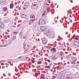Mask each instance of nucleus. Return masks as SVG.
Wrapping results in <instances>:
<instances>
[{"instance_id": "obj_1", "label": "nucleus", "mask_w": 79, "mask_h": 79, "mask_svg": "<svg viewBox=\"0 0 79 79\" xmlns=\"http://www.w3.org/2000/svg\"><path fill=\"white\" fill-rule=\"evenodd\" d=\"M44 35L45 36H47L50 39H53L54 38V35L53 34L52 31L51 30H49L46 33H44Z\"/></svg>"}, {"instance_id": "obj_2", "label": "nucleus", "mask_w": 79, "mask_h": 79, "mask_svg": "<svg viewBox=\"0 0 79 79\" xmlns=\"http://www.w3.org/2000/svg\"><path fill=\"white\" fill-rule=\"evenodd\" d=\"M74 44L77 47H79V40H78V38L77 37H76L75 39L74 40Z\"/></svg>"}, {"instance_id": "obj_3", "label": "nucleus", "mask_w": 79, "mask_h": 79, "mask_svg": "<svg viewBox=\"0 0 79 79\" xmlns=\"http://www.w3.org/2000/svg\"><path fill=\"white\" fill-rule=\"evenodd\" d=\"M32 6L33 9L35 10H37L38 9V4L37 2H34L32 3Z\"/></svg>"}, {"instance_id": "obj_4", "label": "nucleus", "mask_w": 79, "mask_h": 79, "mask_svg": "<svg viewBox=\"0 0 79 79\" xmlns=\"http://www.w3.org/2000/svg\"><path fill=\"white\" fill-rule=\"evenodd\" d=\"M45 24V21L43 19H41L39 22L38 25L39 26H43Z\"/></svg>"}, {"instance_id": "obj_5", "label": "nucleus", "mask_w": 79, "mask_h": 79, "mask_svg": "<svg viewBox=\"0 0 79 79\" xmlns=\"http://www.w3.org/2000/svg\"><path fill=\"white\" fill-rule=\"evenodd\" d=\"M42 40L43 44H47L48 40L45 37L43 38Z\"/></svg>"}, {"instance_id": "obj_6", "label": "nucleus", "mask_w": 79, "mask_h": 79, "mask_svg": "<svg viewBox=\"0 0 79 79\" xmlns=\"http://www.w3.org/2000/svg\"><path fill=\"white\" fill-rule=\"evenodd\" d=\"M44 27H40L41 31L42 32H44V33H46L47 31L46 29L44 28Z\"/></svg>"}, {"instance_id": "obj_7", "label": "nucleus", "mask_w": 79, "mask_h": 79, "mask_svg": "<svg viewBox=\"0 0 79 79\" xmlns=\"http://www.w3.org/2000/svg\"><path fill=\"white\" fill-rule=\"evenodd\" d=\"M51 10V8L50 7H48L47 9H46V11H44V13H50V10Z\"/></svg>"}, {"instance_id": "obj_8", "label": "nucleus", "mask_w": 79, "mask_h": 79, "mask_svg": "<svg viewBox=\"0 0 79 79\" xmlns=\"http://www.w3.org/2000/svg\"><path fill=\"white\" fill-rule=\"evenodd\" d=\"M6 3L5 0H0V4L1 5H4Z\"/></svg>"}, {"instance_id": "obj_9", "label": "nucleus", "mask_w": 79, "mask_h": 79, "mask_svg": "<svg viewBox=\"0 0 79 79\" xmlns=\"http://www.w3.org/2000/svg\"><path fill=\"white\" fill-rule=\"evenodd\" d=\"M4 27V24H3V23L0 22V27L1 28L3 29Z\"/></svg>"}, {"instance_id": "obj_10", "label": "nucleus", "mask_w": 79, "mask_h": 79, "mask_svg": "<svg viewBox=\"0 0 79 79\" xmlns=\"http://www.w3.org/2000/svg\"><path fill=\"white\" fill-rule=\"evenodd\" d=\"M51 52H56V48H51Z\"/></svg>"}, {"instance_id": "obj_11", "label": "nucleus", "mask_w": 79, "mask_h": 79, "mask_svg": "<svg viewBox=\"0 0 79 79\" xmlns=\"http://www.w3.org/2000/svg\"><path fill=\"white\" fill-rule=\"evenodd\" d=\"M73 60V61H77V57H73L72 56V60Z\"/></svg>"}, {"instance_id": "obj_12", "label": "nucleus", "mask_w": 79, "mask_h": 79, "mask_svg": "<svg viewBox=\"0 0 79 79\" xmlns=\"http://www.w3.org/2000/svg\"><path fill=\"white\" fill-rule=\"evenodd\" d=\"M24 6H27V7L28 8V7L29 6V3L28 2H26L25 3V5Z\"/></svg>"}, {"instance_id": "obj_13", "label": "nucleus", "mask_w": 79, "mask_h": 79, "mask_svg": "<svg viewBox=\"0 0 79 79\" xmlns=\"http://www.w3.org/2000/svg\"><path fill=\"white\" fill-rule=\"evenodd\" d=\"M14 4L12 3L10 4V8L11 9H13L14 8Z\"/></svg>"}, {"instance_id": "obj_14", "label": "nucleus", "mask_w": 79, "mask_h": 79, "mask_svg": "<svg viewBox=\"0 0 79 79\" xmlns=\"http://www.w3.org/2000/svg\"><path fill=\"white\" fill-rule=\"evenodd\" d=\"M66 58H67V59H68V60H72V56H66Z\"/></svg>"}, {"instance_id": "obj_15", "label": "nucleus", "mask_w": 79, "mask_h": 79, "mask_svg": "<svg viewBox=\"0 0 79 79\" xmlns=\"http://www.w3.org/2000/svg\"><path fill=\"white\" fill-rule=\"evenodd\" d=\"M30 18L31 19H35V17L34 16V15H30Z\"/></svg>"}, {"instance_id": "obj_16", "label": "nucleus", "mask_w": 79, "mask_h": 79, "mask_svg": "<svg viewBox=\"0 0 79 79\" xmlns=\"http://www.w3.org/2000/svg\"><path fill=\"white\" fill-rule=\"evenodd\" d=\"M63 54H64L63 52V51H61L59 54V55L60 56H62Z\"/></svg>"}, {"instance_id": "obj_17", "label": "nucleus", "mask_w": 79, "mask_h": 79, "mask_svg": "<svg viewBox=\"0 0 79 79\" xmlns=\"http://www.w3.org/2000/svg\"><path fill=\"white\" fill-rule=\"evenodd\" d=\"M73 78L71 76H67L66 78V79H72Z\"/></svg>"}, {"instance_id": "obj_18", "label": "nucleus", "mask_w": 79, "mask_h": 79, "mask_svg": "<svg viewBox=\"0 0 79 79\" xmlns=\"http://www.w3.org/2000/svg\"><path fill=\"white\" fill-rule=\"evenodd\" d=\"M59 48L61 50H63V44H62V46H59Z\"/></svg>"}, {"instance_id": "obj_19", "label": "nucleus", "mask_w": 79, "mask_h": 79, "mask_svg": "<svg viewBox=\"0 0 79 79\" xmlns=\"http://www.w3.org/2000/svg\"><path fill=\"white\" fill-rule=\"evenodd\" d=\"M3 10L4 11H6V10H8V8L7 7H5L3 8Z\"/></svg>"}, {"instance_id": "obj_20", "label": "nucleus", "mask_w": 79, "mask_h": 79, "mask_svg": "<svg viewBox=\"0 0 79 79\" xmlns=\"http://www.w3.org/2000/svg\"><path fill=\"white\" fill-rule=\"evenodd\" d=\"M8 23V21L6 20H4L3 21V23Z\"/></svg>"}, {"instance_id": "obj_21", "label": "nucleus", "mask_w": 79, "mask_h": 79, "mask_svg": "<svg viewBox=\"0 0 79 79\" xmlns=\"http://www.w3.org/2000/svg\"><path fill=\"white\" fill-rule=\"evenodd\" d=\"M28 8V7L26 6H24L23 7V8L24 10H26V9H27L26 8Z\"/></svg>"}, {"instance_id": "obj_22", "label": "nucleus", "mask_w": 79, "mask_h": 79, "mask_svg": "<svg viewBox=\"0 0 79 79\" xmlns=\"http://www.w3.org/2000/svg\"><path fill=\"white\" fill-rule=\"evenodd\" d=\"M40 79H46V78H45V77H44L43 76L41 75Z\"/></svg>"}, {"instance_id": "obj_23", "label": "nucleus", "mask_w": 79, "mask_h": 79, "mask_svg": "<svg viewBox=\"0 0 79 79\" xmlns=\"http://www.w3.org/2000/svg\"><path fill=\"white\" fill-rule=\"evenodd\" d=\"M45 68L49 69V68H50V66H45Z\"/></svg>"}, {"instance_id": "obj_24", "label": "nucleus", "mask_w": 79, "mask_h": 79, "mask_svg": "<svg viewBox=\"0 0 79 79\" xmlns=\"http://www.w3.org/2000/svg\"><path fill=\"white\" fill-rule=\"evenodd\" d=\"M25 17H24V18L25 19H27V17L28 16L27 15H25Z\"/></svg>"}, {"instance_id": "obj_25", "label": "nucleus", "mask_w": 79, "mask_h": 79, "mask_svg": "<svg viewBox=\"0 0 79 79\" xmlns=\"http://www.w3.org/2000/svg\"><path fill=\"white\" fill-rule=\"evenodd\" d=\"M46 48H48V49H50V48H52V47H50V46H46Z\"/></svg>"}, {"instance_id": "obj_26", "label": "nucleus", "mask_w": 79, "mask_h": 79, "mask_svg": "<svg viewBox=\"0 0 79 79\" xmlns=\"http://www.w3.org/2000/svg\"><path fill=\"white\" fill-rule=\"evenodd\" d=\"M34 21V20L31 19L29 21V22H30V23H31H31H32V22H33Z\"/></svg>"}, {"instance_id": "obj_27", "label": "nucleus", "mask_w": 79, "mask_h": 79, "mask_svg": "<svg viewBox=\"0 0 79 79\" xmlns=\"http://www.w3.org/2000/svg\"><path fill=\"white\" fill-rule=\"evenodd\" d=\"M16 36H14L13 37V40L14 41L15 40V39H16Z\"/></svg>"}, {"instance_id": "obj_28", "label": "nucleus", "mask_w": 79, "mask_h": 79, "mask_svg": "<svg viewBox=\"0 0 79 79\" xmlns=\"http://www.w3.org/2000/svg\"><path fill=\"white\" fill-rule=\"evenodd\" d=\"M42 63V61H39L38 62V64H40Z\"/></svg>"}, {"instance_id": "obj_29", "label": "nucleus", "mask_w": 79, "mask_h": 79, "mask_svg": "<svg viewBox=\"0 0 79 79\" xmlns=\"http://www.w3.org/2000/svg\"><path fill=\"white\" fill-rule=\"evenodd\" d=\"M43 0H37L38 2H41Z\"/></svg>"}, {"instance_id": "obj_30", "label": "nucleus", "mask_w": 79, "mask_h": 79, "mask_svg": "<svg viewBox=\"0 0 79 79\" xmlns=\"http://www.w3.org/2000/svg\"><path fill=\"white\" fill-rule=\"evenodd\" d=\"M71 64H75V62L74 61L72 62Z\"/></svg>"}, {"instance_id": "obj_31", "label": "nucleus", "mask_w": 79, "mask_h": 79, "mask_svg": "<svg viewBox=\"0 0 79 79\" xmlns=\"http://www.w3.org/2000/svg\"><path fill=\"white\" fill-rule=\"evenodd\" d=\"M22 35V31H21L20 32V33H19V36H21Z\"/></svg>"}, {"instance_id": "obj_32", "label": "nucleus", "mask_w": 79, "mask_h": 79, "mask_svg": "<svg viewBox=\"0 0 79 79\" xmlns=\"http://www.w3.org/2000/svg\"><path fill=\"white\" fill-rule=\"evenodd\" d=\"M11 42H12V40H10V41L9 42V44H11Z\"/></svg>"}, {"instance_id": "obj_33", "label": "nucleus", "mask_w": 79, "mask_h": 79, "mask_svg": "<svg viewBox=\"0 0 79 79\" xmlns=\"http://www.w3.org/2000/svg\"><path fill=\"white\" fill-rule=\"evenodd\" d=\"M24 45L23 46V48H25V46H26V45H25V44L24 43H23Z\"/></svg>"}, {"instance_id": "obj_34", "label": "nucleus", "mask_w": 79, "mask_h": 79, "mask_svg": "<svg viewBox=\"0 0 79 79\" xmlns=\"http://www.w3.org/2000/svg\"><path fill=\"white\" fill-rule=\"evenodd\" d=\"M52 59H55V56H53L52 57Z\"/></svg>"}, {"instance_id": "obj_35", "label": "nucleus", "mask_w": 79, "mask_h": 79, "mask_svg": "<svg viewBox=\"0 0 79 79\" xmlns=\"http://www.w3.org/2000/svg\"><path fill=\"white\" fill-rule=\"evenodd\" d=\"M47 61H48V63H50V60L48 59L47 60Z\"/></svg>"}, {"instance_id": "obj_36", "label": "nucleus", "mask_w": 79, "mask_h": 79, "mask_svg": "<svg viewBox=\"0 0 79 79\" xmlns=\"http://www.w3.org/2000/svg\"><path fill=\"white\" fill-rule=\"evenodd\" d=\"M17 33L18 32H17L15 31L14 32V34H17Z\"/></svg>"}, {"instance_id": "obj_37", "label": "nucleus", "mask_w": 79, "mask_h": 79, "mask_svg": "<svg viewBox=\"0 0 79 79\" xmlns=\"http://www.w3.org/2000/svg\"><path fill=\"white\" fill-rule=\"evenodd\" d=\"M36 68H40V66H37L36 67Z\"/></svg>"}, {"instance_id": "obj_38", "label": "nucleus", "mask_w": 79, "mask_h": 79, "mask_svg": "<svg viewBox=\"0 0 79 79\" xmlns=\"http://www.w3.org/2000/svg\"><path fill=\"white\" fill-rule=\"evenodd\" d=\"M47 2H48V3H50V0H46Z\"/></svg>"}, {"instance_id": "obj_39", "label": "nucleus", "mask_w": 79, "mask_h": 79, "mask_svg": "<svg viewBox=\"0 0 79 79\" xmlns=\"http://www.w3.org/2000/svg\"><path fill=\"white\" fill-rule=\"evenodd\" d=\"M35 75L37 76H38V73H35Z\"/></svg>"}, {"instance_id": "obj_40", "label": "nucleus", "mask_w": 79, "mask_h": 79, "mask_svg": "<svg viewBox=\"0 0 79 79\" xmlns=\"http://www.w3.org/2000/svg\"><path fill=\"white\" fill-rule=\"evenodd\" d=\"M1 65H4V64H5L3 63H1Z\"/></svg>"}, {"instance_id": "obj_41", "label": "nucleus", "mask_w": 79, "mask_h": 79, "mask_svg": "<svg viewBox=\"0 0 79 79\" xmlns=\"http://www.w3.org/2000/svg\"><path fill=\"white\" fill-rule=\"evenodd\" d=\"M27 50H25L24 51V53H27Z\"/></svg>"}, {"instance_id": "obj_42", "label": "nucleus", "mask_w": 79, "mask_h": 79, "mask_svg": "<svg viewBox=\"0 0 79 79\" xmlns=\"http://www.w3.org/2000/svg\"><path fill=\"white\" fill-rule=\"evenodd\" d=\"M77 68L79 69V65H78L77 66Z\"/></svg>"}, {"instance_id": "obj_43", "label": "nucleus", "mask_w": 79, "mask_h": 79, "mask_svg": "<svg viewBox=\"0 0 79 79\" xmlns=\"http://www.w3.org/2000/svg\"><path fill=\"white\" fill-rule=\"evenodd\" d=\"M26 38V36H24L23 37L24 39H25Z\"/></svg>"}, {"instance_id": "obj_44", "label": "nucleus", "mask_w": 79, "mask_h": 79, "mask_svg": "<svg viewBox=\"0 0 79 79\" xmlns=\"http://www.w3.org/2000/svg\"><path fill=\"white\" fill-rule=\"evenodd\" d=\"M5 47V46H4V45L0 46V47Z\"/></svg>"}, {"instance_id": "obj_45", "label": "nucleus", "mask_w": 79, "mask_h": 79, "mask_svg": "<svg viewBox=\"0 0 79 79\" xmlns=\"http://www.w3.org/2000/svg\"><path fill=\"white\" fill-rule=\"evenodd\" d=\"M32 63H35V61H32Z\"/></svg>"}, {"instance_id": "obj_46", "label": "nucleus", "mask_w": 79, "mask_h": 79, "mask_svg": "<svg viewBox=\"0 0 79 79\" xmlns=\"http://www.w3.org/2000/svg\"><path fill=\"white\" fill-rule=\"evenodd\" d=\"M4 46H5V47H6L7 46H8V45H7V44H6V45H4Z\"/></svg>"}, {"instance_id": "obj_47", "label": "nucleus", "mask_w": 79, "mask_h": 79, "mask_svg": "<svg viewBox=\"0 0 79 79\" xmlns=\"http://www.w3.org/2000/svg\"><path fill=\"white\" fill-rule=\"evenodd\" d=\"M68 52H65V54H68Z\"/></svg>"}, {"instance_id": "obj_48", "label": "nucleus", "mask_w": 79, "mask_h": 79, "mask_svg": "<svg viewBox=\"0 0 79 79\" xmlns=\"http://www.w3.org/2000/svg\"><path fill=\"white\" fill-rule=\"evenodd\" d=\"M50 65V66H51L52 65V63H51V64H49Z\"/></svg>"}, {"instance_id": "obj_49", "label": "nucleus", "mask_w": 79, "mask_h": 79, "mask_svg": "<svg viewBox=\"0 0 79 79\" xmlns=\"http://www.w3.org/2000/svg\"><path fill=\"white\" fill-rule=\"evenodd\" d=\"M2 62H3V61L2 60H0V63H2Z\"/></svg>"}, {"instance_id": "obj_50", "label": "nucleus", "mask_w": 79, "mask_h": 79, "mask_svg": "<svg viewBox=\"0 0 79 79\" xmlns=\"http://www.w3.org/2000/svg\"><path fill=\"white\" fill-rule=\"evenodd\" d=\"M22 58V56H20L18 58Z\"/></svg>"}, {"instance_id": "obj_51", "label": "nucleus", "mask_w": 79, "mask_h": 79, "mask_svg": "<svg viewBox=\"0 0 79 79\" xmlns=\"http://www.w3.org/2000/svg\"><path fill=\"white\" fill-rule=\"evenodd\" d=\"M29 47V44H28L27 45V47Z\"/></svg>"}, {"instance_id": "obj_52", "label": "nucleus", "mask_w": 79, "mask_h": 79, "mask_svg": "<svg viewBox=\"0 0 79 79\" xmlns=\"http://www.w3.org/2000/svg\"><path fill=\"white\" fill-rule=\"evenodd\" d=\"M3 75L4 76H6V75H5V74H3Z\"/></svg>"}, {"instance_id": "obj_53", "label": "nucleus", "mask_w": 79, "mask_h": 79, "mask_svg": "<svg viewBox=\"0 0 79 79\" xmlns=\"http://www.w3.org/2000/svg\"><path fill=\"white\" fill-rule=\"evenodd\" d=\"M63 57H61V60H63Z\"/></svg>"}, {"instance_id": "obj_54", "label": "nucleus", "mask_w": 79, "mask_h": 79, "mask_svg": "<svg viewBox=\"0 0 79 79\" xmlns=\"http://www.w3.org/2000/svg\"><path fill=\"white\" fill-rule=\"evenodd\" d=\"M29 23V25H31V23Z\"/></svg>"}, {"instance_id": "obj_55", "label": "nucleus", "mask_w": 79, "mask_h": 79, "mask_svg": "<svg viewBox=\"0 0 79 79\" xmlns=\"http://www.w3.org/2000/svg\"><path fill=\"white\" fill-rule=\"evenodd\" d=\"M65 17H66L65 19H66V17H65V16H64V18H65Z\"/></svg>"}, {"instance_id": "obj_56", "label": "nucleus", "mask_w": 79, "mask_h": 79, "mask_svg": "<svg viewBox=\"0 0 79 79\" xmlns=\"http://www.w3.org/2000/svg\"><path fill=\"white\" fill-rule=\"evenodd\" d=\"M20 39H22V37H20Z\"/></svg>"}, {"instance_id": "obj_57", "label": "nucleus", "mask_w": 79, "mask_h": 79, "mask_svg": "<svg viewBox=\"0 0 79 79\" xmlns=\"http://www.w3.org/2000/svg\"><path fill=\"white\" fill-rule=\"evenodd\" d=\"M46 4H47V5H49V4L47 3Z\"/></svg>"}, {"instance_id": "obj_58", "label": "nucleus", "mask_w": 79, "mask_h": 79, "mask_svg": "<svg viewBox=\"0 0 79 79\" xmlns=\"http://www.w3.org/2000/svg\"><path fill=\"white\" fill-rule=\"evenodd\" d=\"M57 8H58V5L57 6Z\"/></svg>"}, {"instance_id": "obj_59", "label": "nucleus", "mask_w": 79, "mask_h": 79, "mask_svg": "<svg viewBox=\"0 0 79 79\" xmlns=\"http://www.w3.org/2000/svg\"><path fill=\"white\" fill-rule=\"evenodd\" d=\"M35 70L36 71V69H35Z\"/></svg>"}, {"instance_id": "obj_60", "label": "nucleus", "mask_w": 79, "mask_h": 79, "mask_svg": "<svg viewBox=\"0 0 79 79\" xmlns=\"http://www.w3.org/2000/svg\"><path fill=\"white\" fill-rule=\"evenodd\" d=\"M23 15H24V14H23Z\"/></svg>"}, {"instance_id": "obj_61", "label": "nucleus", "mask_w": 79, "mask_h": 79, "mask_svg": "<svg viewBox=\"0 0 79 79\" xmlns=\"http://www.w3.org/2000/svg\"><path fill=\"white\" fill-rule=\"evenodd\" d=\"M59 44L60 45H61V43H59Z\"/></svg>"}, {"instance_id": "obj_62", "label": "nucleus", "mask_w": 79, "mask_h": 79, "mask_svg": "<svg viewBox=\"0 0 79 79\" xmlns=\"http://www.w3.org/2000/svg\"><path fill=\"white\" fill-rule=\"evenodd\" d=\"M69 20H70V18H69Z\"/></svg>"}, {"instance_id": "obj_63", "label": "nucleus", "mask_w": 79, "mask_h": 79, "mask_svg": "<svg viewBox=\"0 0 79 79\" xmlns=\"http://www.w3.org/2000/svg\"><path fill=\"white\" fill-rule=\"evenodd\" d=\"M68 33V32H66V34H67Z\"/></svg>"}, {"instance_id": "obj_64", "label": "nucleus", "mask_w": 79, "mask_h": 79, "mask_svg": "<svg viewBox=\"0 0 79 79\" xmlns=\"http://www.w3.org/2000/svg\"><path fill=\"white\" fill-rule=\"evenodd\" d=\"M21 16H22V15H21Z\"/></svg>"}]
</instances>
